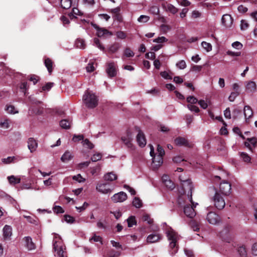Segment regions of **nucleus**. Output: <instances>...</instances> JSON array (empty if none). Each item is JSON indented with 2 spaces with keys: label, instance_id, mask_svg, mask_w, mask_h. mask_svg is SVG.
I'll return each instance as SVG.
<instances>
[{
  "label": "nucleus",
  "instance_id": "4",
  "mask_svg": "<svg viewBox=\"0 0 257 257\" xmlns=\"http://www.w3.org/2000/svg\"><path fill=\"white\" fill-rule=\"evenodd\" d=\"M179 179L182 182V187L183 188L184 193L187 192L188 196L190 197L191 201H192V191L193 189V185L191 180L189 179H185L182 176H179Z\"/></svg>",
  "mask_w": 257,
  "mask_h": 257
},
{
  "label": "nucleus",
  "instance_id": "15",
  "mask_svg": "<svg viewBox=\"0 0 257 257\" xmlns=\"http://www.w3.org/2000/svg\"><path fill=\"white\" fill-rule=\"evenodd\" d=\"M132 133L128 131L126 132V136L122 137L121 140L125 144V145L130 148L133 149L134 146L132 143Z\"/></svg>",
  "mask_w": 257,
  "mask_h": 257
},
{
  "label": "nucleus",
  "instance_id": "10",
  "mask_svg": "<svg viewBox=\"0 0 257 257\" xmlns=\"http://www.w3.org/2000/svg\"><path fill=\"white\" fill-rule=\"evenodd\" d=\"M174 142L175 144L178 146H184L188 148H192L193 146V144L191 143H189L186 139L181 137L176 138L174 140Z\"/></svg>",
  "mask_w": 257,
  "mask_h": 257
},
{
  "label": "nucleus",
  "instance_id": "1",
  "mask_svg": "<svg viewBox=\"0 0 257 257\" xmlns=\"http://www.w3.org/2000/svg\"><path fill=\"white\" fill-rule=\"evenodd\" d=\"M165 230L168 239L170 241V253L173 255L178 251V246L177 242L180 239V236L171 227H167Z\"/></svg>",
  "mask_w": 257,
  "mask_h": 257
},
{
  "label": "nucleus",
  "instance_id": "9",
  "mask_svg": "<svg viewBox=\"0 0 257 257\" xmlns=\"http://www.w3.org/2000/svg\"><path fill=\"white\" fill-rule=\"evenodd\" d=\"M127 198L126 194L122 191L114 194L111 197V200L114 203L122 202L126 200Z\"/></svg>",
  "mask_w": 257,
  "mask_h": 257
},
{
  "label": "nucleus",
  "instance_id": "32",
  "mask_svg": "<svg viewBox=\"0 0 257 257\" xmlns=\"http://www.w3.org/2000/svg\"><path fill=\"white\" fill-rule=\"evenodd\" d=\"M75 45L77 48L82 49H85L86 47L85 41L81 39H77Z\"/></svg>",
  "mask_w": 257,
  "mask_h": 257
},
{
  "label": "nucleus",
  "instance_id": "41",
  "mask_svg": "<svg viewBox=\"0 0 257 257\" xmlns=\"http://www.w3.org/2000/svg\"><path fill=\"white\" fill-rule=\"evenodd\" d=\"M202 47L207 51L209 52L212 50V45L211 44L206 42H202L201 43Z\"/></svg>",
  "mask_w": 257,
  "mask_h": 257
},
{
  "label": "nucleus",
  "instance_id": "56",
  "mask_svg": "<svg viewBox=\"0 0 257 257\" xmlns=\"http://www.w3.org/2000/svg\"><path fill=\"white\" fill-rule=\"evenodd\" d=\"M72 178L74 180H76L79 183L84 182L85 181V179H84L80 174L74 176Z\"/></svg>",
  "mask_w": 257,
  "mask_h": 257
},
{
  "label": "nucleus",
  "instance_id": "3",
  "mask_svg": "<svg viewBox=\"0 0 257 257\" xmlns=\"http://www.w3.org/2000/svg\"><path fill=\"white\" fill-rule=\"evenodd\" d=\"M82 99L84 103L88 108H94L98 105V99L97 96L88 90L85 92Z\"/></svg>",
  "mask_w": 257,
  "mask_h": 257
},
{
  "label": "nucleus",
  "instance_id": "33",
  "mask_svg": "<svg viewBox=\"0 0 257 257\" xmlns=\"http://www.w3.org/2000/svg\"><path fill=\"white\" fill-rule=\"evenodd\" d=\"M61 7L64 9H69L72 5L71 0H61Z\"/></svg>",
  "mask_w": 257,
  "mask_h": 257
},
{
  "label": "nucleus",
  "instance_id": "37",
  "mask_svg": "<svg viewBox=\"0 0 257 257\" xmlns=\"http://www.w3.org/2000/svg\"><path fill=\"white\" fill-rule=\"evenodd\" d=\"M121 254L120 251H116L114 249L110 250L107 253L108 257H119Z\"/></svg>",
  "mask_w": 257,
  "mask_h": 257
},
{
  "label": "nucleus",
  "instance_id": "23",
  "mask_svg": "<svg viewBox=\"0 0 257 257\" xmlns=\"http://www.w3.org/2000/svg\"><path fill=\"white\" fill-rule=\"evenodd\" d=\"M26 242V246L28 250H31L35 249L36 246L34 242L32 241L31 237L29 236H26L24 238Z\"/></svg>",
  "mask_w": 257,
  "mask_h": 257
},
{
  "label": "nucleus",
  "instance_id": "7",
  "mask_svg": "<svg viewBox=\"0 0 257 257\" xmlns=\"http://www.w3.org/2000/svg\"><path fill=\"white\" fill-rule=\"evenodd\" d=\"M190 201L192 203V205H186L184 208V212L185 215L190 217L193 218L196 215V212L194 210V207H196V205H197V203H196L195 205H194V202H193L192 200L191 201L190 197H189Z\"/></svg>",
  "mask_w": 257,
  "mask_h": 257
},
{
  "label": "nucleus",
  "instance_id": "39",
  "mask_svg": "<svg viewBox=\"0 0 257 257\" xmlns=\"http://www.w3.org/2000/svg\"><path fill=\"white\" fill-rule=\"evenodd\" d=\"M5 110L9 113L11 114H15L16 113H18V111L15 110V107L14 106L12 105H7L6 108H5Z\"/></svg>",
  "mask_w": 257,
  "mask_h": 257
},
{
  "label": "nucleus",
  "instance_id": "17",
  "mask_svg": "<svg viewBox=\"0 0 257 257\" xmlns=\"http://www.w3.org/2000/svg\"><path fill=\"white\" fill-rule=\"evenodd\" d=\"M92 26L96 30V34L98 37H102L105 35H112L111 33L109 32L108 30L105 28H100L96 24H93Z\"/></svg>",
  "mask_w": 257,
  "mask_h": 257
},
{
  "label": "nucleus",
  "instance_id": "12",
  "mask_svg": "<svg viewBox=\"0 0 257 257\" xmlns=\"http://www.w3.org/2000/svg\"><path fill=\"white\" fill-rule=\"evenodd\" d=\"M136 128L138 131V134L137 136V141L139 146L143 148L146 145L145 135L139 127H136Z\"/></svg>",
  "mask_w": 257,
  "mask_h": 257
},
{
  "label": "nucleus",
  "instance_id": "30",
  "mask_svg": "<svg viewBox=\"0 0 257 257\" xmlns=\"http://www.w3.org/2000/svg\"><path fill=\"white\" fill-rule=\"evenodd\" d=\"M60 125L62 128L68 130L71 127V122L67 119H64L60 121Z\"/></svg>",
  "mask_w": 257,
  "mask_h": 257
},
{
  "label": "nucleus",
  "instance_id": "64",
  "mask_svg": "<svg viewBox=\"0 0 257 257\" xmlns=\"http://www.w3.org/2000/svg\"><path fill=\"white\" fill-rule=\"evenodd\" d=\"M168 10L172 14H175L178 12V10L174 6L169 5L168 6Z\"/></svg>",
  "mask_w": 257,
  "mask_h": 257
},
{
  "label": "nucleus",
  "instance_id": "34",
  "mask_svg": "<svg viewBox=\"0 0 257 257\" xmlns=\"http://www.w3.org/2000/svg\"><path fill=\"white\" fill-rule=\"evenodd\" d=\"M150 163L149 165L150 168L155 171L158 170L159 168L162 166L163 162H150Z\"/></svg>",
  "mask_w": 257,
  "mask_h": 257
},
{
  "label": "nucleus",
  "instance_id": "18",
  "mask_svg": "<svg viewBox=\"0 0 257 257\" xmlns=\"http://www.w3.org/2000/svg\"><path fill=\"white\" fill-rule=\"evenodd\" d=\"M162 238V236L159 233L151 234L148 235L147 238V241L148 243H155L156 242Z\"/></svg>",
  "mask_w": 257,
  "mask_h": 257
},
{
  "label": "nucleus",
  "instance_id": "44",
  "mask_svg": "<svg viewBox=\"0 0 257 257\" xmlns=\"http://www.w3.org/2000/svg\"><path fill=\"white\" fill-rule=\"evenodd\" d=\"M94 43L97 47H98L101 50H102L103 51L105 52L104 47L103 45H102V44L100 43L99 40L98 38H95L94 39Z\"/></svg>",
  "mask_w": 257,
  "mask_h": 257
},
{
  "label": "nucleus",
  "instance_id": "26",
  "mask_svg": "<svg viewBox=\"0 0 257 257\" xmlns=\"http://www.w3.org/2000/svg\"><path fill=\"white\" fill-rule=\"evenodd\" d=\"M247 140L248 142H245L244 144L246 147L249 148V149L251 150L250 144L252 145L253 148L256 147L257 143V139L256 138L252 137L251 138H248Z\"/></svg>",
  "mask_w": 257,
  "mask_h": 257
},
{
  "label": "nucleus",
  "instance_id": "29",
  "mask_svg": "<svg viewBox=\"0 0 257 257\" xmlns=\"http://www.w3.org/2000/svg\"><path fill=\"white\" fill-rule=\"evenodd\" d=\"M12 123L11 120L9 118H5L0 122V127L4 129L9 128Z\"/></svg>",
  "mask_w": 257,
  "mask_h": 257
},
{
  "label": "nucleus",
  "instance_id": "8",
  "mask_svg": "<svg viewBox=\"0 0 257 257\" xmlns=\"http://www.w3.org/2000/svg\"><path fill=\"white\" fill-rule=\"evenodd\" d=\"M96 190L102 194H108L111 192L112 190L108 187V184L106 183L99 182L96 186Z\"/></svg>",
  "mask_w": 257,
  "mask_h": 257
},
{
  "label": "nucleus",
  "instance_id": "62",
  "mask_svg": "<svg viewBox=\"0 0 257 257\" xmlns=\"http://www.w3.org/2000/svg\"><path fill=\"white\" fill-rule=\"evenodd\" d=\"M146 58L151 60H154L156 58V54L153 52H151L146 54Z\"/></svg>",
  "mask_w": 257,
  "mask_h": 257
},
{
  "label": "nucleus",
  "instance_id": "24",
  "mask_svg": "<svg viewBox=\"0 0 257 257\" xmlns=\"http://www.w3.org/2000/svg\"><path fill=\"white\" fill-rule=\"evenodd\" d=\"M117 178V175L113 172L107 173L103 176L104 180L107 181H113L116 180Z\"/></svg>",
  "mask_w": 257,
  "mask_h": 257
},
{
  "label": "nucleus",
  "instance_id": "54",
  "mask_svg": "<svg viewBox=\"0 0 257 257\" xmlns=\"http://www.w3.org/2000/svg\"><path fill=\"white\" fill-rule=\"evenodd\" d=\"M102 158V155L100 153L94 154L91 158V161H100Z\"/></svg>",
  "mask_w": 257,
  "mask_h": 257
},
{
  "label": "nucleus",
  "instance_id": "2",
  "mask_svg": "<svg viewBox=\"0 0 257 257\" xmlns=\"http://www.w3.org/2000/svg\"><path fill=\"white\" fill-rule=\"evenodd\" d=\"M53 250L54 255L56 257H67L66 252L65 251V246L61 240L60 236L56 235L53 242Z\"/></svg>",
  "mask_w": 257,
  "mask_h": 257
},
{
  "label": "nucleus",
  "instance_id": "6",
  "mask_svg": "<svg viewBox=\"0 0 257 257\" xmlns=\"http://www.w3.org/2000/svg\"><path fill=\"white\" fill-rule=\"evenodd\" d=\"M231 189V184L226 181L223 180L220 182L219 191H218L223 196H227L230 194Z\"/></svg>",
  "mask_w": 257,
  "mask_h": 257
},
{
  "label": "nucleus",
  "instance_id": "38",
  "mask_svg": "<svg viewBox=\"0 0 257 257\" xmlns=\"http://www.w3.org/2000/svg\"><path fill=\"white\" fill-rule=\"evenodd\" d=\"M126 221L127 222L128 227H131L134 225H136L137 224V221L135 219V216H131L130 217H128Z\"/></svg>",
  "mask_w": 257,
  "mask_h": 257
},
{
  "label": "nucleus",
  "instance_id": "60",
  "mask_svg": "<svg viewBox=\"0 0 257 257\" xmlns=\"http://www.w3.org/2000/svg\"><path fill=\"white\" fill-rule=\"evenodd\" d=\"M86 69L87 72H92L94 71L95 68L93 66V63H89L88 64Z\"/></svg>",
  "mask_w": 257,
  "mask_h": 257
},
{
  "label": "nucleus",
  "instance_id": "25",
  "mask_svg": "<svg viewBox=\"0 0 257 257\" xmlns=\"http://www.w3.org/2000/svg\"><path fill=\"white\" fill-rule=\"evenodd\" d=\"M256 84L253 81H249L246 85V91L247 92H254L256 90Z\"/></svg>",
  "mask_w": 257,
  "mask_h": 257
},
{
  "label": "nucleus",
  "instance_id": "36",
  "mask_svg": "<svg viewBox=\"0 0 257 257\" xmlns=\"http://www.w3.org/2000/svg\"><path fill=\"white\" fill-rule=\"evenodd\" d=\"M157 152L158 156L162 160L163 159V157L165 155V152L164 149L160 145H158Z\"/></svg>",
  "mask_w": 257,
  "mask_h": 257
},
{
  "label": "nucleus",
  "instance_id": "27",
  "mask_svg": "<svg viewBox=\"0 0 257 257\" xmlns=\"http://www.w3.org/2000/svg\"><path fill=\"white\" fill-rule=\"evenodd\" d=\"M120 46L121 45L119 43L115 42L109 47L107 50L109 54L115 53L120 48Z\"/></svg>",
  "mask_w": 257,
  "mask_h": 257
},
{
  "label": "nucleus",
  "instance_id": "58",
  "mask_svg": "<svg viewBox=\"0 0 257 257\" xmlns=\"http://www.w3.org/2000/svg\"><path fill=\"white\" fill-rule=\"evenodd\" d=\"M83 145L86 146L88 148L91 149L93 148L94 145L91 143L88 139H86L83 141Z\"/></svg>",
  "mask_w": 257,
  "mask_h": 257
},
{
  "label": "nucleus",
  "instance_id": "19",
  "mask_svg": "<svg viewBox=\"0 0 257 257\" xmlns=\"http://www.w3.org/2000/svg\"><path fill=\"white\" fill-rule=\"evenodd\" d=\"M28 147L31 152L36 151L38 147V144L36 141L33 138H30L28 141Z\"/></svg>",
  "mask_w": 257,
  "mask_h": 257
},
{
  "label": "nucleus",
  "instance_id": "20",
  "mask_svg": "<svg viewBox=\"0 0 257 257\" xmlns=\"http://www.w3.org/2000/svg\"><path fill=\"white\" fill-rule=\"evenodd\" d=\"M12 234V228L11 226L6 225L3 228V236L5 239L10 238Z\"/></svg>",
  "mask_w": 257,
  "mask_h": 257
},
{
  "label": "nucleus",
  "instance_id": "48",
  "mask_svg": "<svg viewBox=\"0 0 257 257\" xmlns=\"http://www.w3.org/2000/svg\"><path fill=\"white\" fill-rule=\"evenodd\" d=\"M239 91H234L232 92L228 97V99L230 101H233L235 98L239 95Z\"/></svg>",
  "mask_w": 257,
  "mask_h": 257
},
{
  "label": "nucleus",
  "instance_id": "22",
  "mask_svg": "<svg viewBox=\"0 0 257 257\" xmlns=\"http://www.w3.org/2000/svg\"><path fill=\"white\" fill-rule=\"evenodd\" d=\"M44 64L48 71L49 74L51 75L53 70V62L50 58H47L45 59Z\"/></svg>",
  "mask_w": 257,
  "mask_h": 257
},
{
  "label": "nucleus",
  "instance_id": "61",
  "mask_svg": "<svg viewBox=\"0 0 257 257\" xmlns=\"http://www.w3.org/2000/svg\"><path fill=\"white\" fill-rule=\"evenodd\" d=\"M29 80L33 81L34 84H36L39 80V77L36 75H32L29 78Z\"/></svg>",
  "mask_w": 257,
  "mask_h": 257
},
{
  "label": "nucleus",
  "instance_id": "53",
  "mask_svg": "<svg viewBox=\"0 0 257 257\" xmlns=\"http://www.w3.org/2000/svg\"><path fill=\"white\" fill-rule=\"evenodd\" d=\"M150 19L149 16L145 15H141L138 19L139 22L146 23L148 22Z\"/></svg>",
  "mask_w": 257,
  "mask_h": 257
},
{
  "label": "nucleus",
  "instance_id": "31",
  "mask_svg": "<svg viewBox=\"0 0 257 257\" xmlns=\"http://www.w3.org/2000/svg\"><path fill=\"white\" fill-rule=\"evenodd\" d=\"M21 91L24 93L25 95H27V91L29 89L28 83L26 81L22 82L20 84L19 86Z\"/></svg>",
  "mask_w": 257,
  "mask_h": 257
},
{
  "label": "nucleus",
  "instance_id": "16",
  "mask_svg": "<svg viewBox=\"0 0 257 257\" xmlns=\"http://www.w3.org/2000/svg\"><path fill=\"white\" fill-rule=\"evenodd\" d=\"M233 19L230 15H223L221 19V23L226 28L230 27L233 23Z\"/></svg>",
  "mask_w": 257,
  "mask_h": 257
},
{
  "label": "nucleus",
  "instance_id": "57",
  "mask_svg": "<svg viewBox=\"0 0 257 257\" xmlns=\"http://www.w3.org/2000/svg\"><path fill=\"white\" fill-rule=\"evenodd\" d=\"M176 66L181 69L186 68V64L184 60H181L176 64Z\"/></svg>",
  "mask_w": 257,
  "mask_h": 257
},
{
  "label": "nucleus",
  "instance_id": "21",
  "mask_svg": "<svg viewBox=\"0 0 257 257\" xmlns=\"http://www.w3.org/2000/svg\"><path fill=\"white\" fill-rule=\"evenodd\" d=\"M244 115L245 118L246 122L248 123L247 119L251 118L253 115L252 110L249 105H245L244 107Z\"/></svg>",
  "mask_w": 257,
  "mask_h": 257
},
{
  "label": "nucleus",
  "instance_id": "13",
  "mask_svg": "<svg viewBox=\"0 0 257 257\" xmlns=\"http://www.w3.org/2000/svg\"><path fill=\"white\" fill-rule=\"evenodd\" d=\"M208 222L212 224H216L220 221L219 216L213 212H210L207 214L206 218Z\"/></svg>",
  "mask_w": 257,
  "mask_h": 257
},
{
  "label": "nucleus",
  "instance_id": "45",
  "mask_svg": "<svg viewBox=\"0 0 257 257\" xmlns=\"http://www.w3.org/2000/svg\"><path fill=\"white\" fill-rule=\"evenodd\" d=\"M142 219L144 221H147L148 222V223L150 225L153 224V219H152L150 217V215L147 214H145L143 216Z\"/></svg>",
  "mask_w": 257,
  "mask_h": 257
},
{
  "label": "nucleus",
  "instance_id": "35",
  "mask_svg": "<svg viewBox=\"0 0 257 257\" xmlns=\"http://www.w3.org/2000/svg\"><path fill=\"white\" fill-rule=\"evenodd\" d=\"M9 183L12 185L18 184L20 182L21 179L19 178H17L15 176L12 175L8 177Z\"/></svg>",
  "mask_w": 257,
  "mask_h": 257
},
{
  "label": "nucleus",
  "instance_id": "40",
  "mask_svg": "<svg viewBox=\"0 0 257 257\" xmlns=\"http://www.w3.org/2000/svg\"><path fill=\"white\" fill-rule=\"evenodd\" d=\"M133 204L136 208H140L142 206V201L138 197H135L134 199Z\"/></svg>",
  "mask_w": 257,
  "mask_h": 257
},
{
  "label": "nucleus",
  "instance_id": "63",
  "mask_svg": "<svg viewBox=\"0 0 257 257\" xmlns=\"http://www.w3.org/2000/svg\"><path fill=\"white\" fill-rule=\"evenodd\" d=\"M198 103L203 109H206L208 107L207 102L204 100H200L198 101Z\"/></svg>",
  "mask_w": 257,
  "mask_h": 257
},
{
  "label": "nucleus",
  "instance_id": "5",
  "mask_svg": "<svg viewBox=\"0 0 257 257\" xmlns=\"http://www.w3.org/2000/svg\"><path fill=\"white\" fill-rule=\"evenodd\" d=\"M213 189L215 192L213 198L214 204L217 209H222L225 205V200L223 197V195L221 194L218 190L215 188Z\"/></svg>",
  "mask_w": 257,
  "mask_h": 257
},
{
  "label": "nucleus",
  "instance_id": "50",
  "mask_svg": "<svg viewBox=\"0 0 257 257\" xmlns=\"http://www.w3.org/2000/svg\"><path fill=\"white\" fill-rule=\"evenodd\" d=\"M168 39L166 38L165 37H159L158 38L155 39L153 40V42L158 43H162L165 42H167Z\"/></svg>",
  "mask_w": 257,
  "mask_h": 257
},
{
  "label": "nucleus",
  "instance_id": "28",
  "mask_svg": "<svg viewBox=\"0 0 257 257\" xmlns=\"http://www.w3.org/2000/svg\"><path fill=\"white\" fill-rule=\"evenodd\" d=\"M73 154L69 151H66L61 158V161H69L73 159Z\"/></svg>",
  "mask_w": 257,
  "mask_h": 257
},
{
  "label": "nucleus",
  "instance_id": "55",
  "mask_svg": "<svg viewBox=\"0 0 257 257\" xmlns=\"http://www.w3.org/2000/svg\"><path fill=\"white\" fill-rule=\"evenodd\" d=\"M249 26L248 24L245 20H242L240 24V29L241 30H245L248 28Z\"/></svg>",
  "mask_w": 257,
  "mask_h": 257
},
{
  "label": "nucleus",
  "instance_id": "47",
  "mask_svg": "<svg viewBox=\"0 0 257 257\" xmlns=\"http://www.w3.org/2000/svg\"><path fill=\"white\" fill-rule=\"evenodd\" d=\"M164 184L167 188L170 190H173L175 188V184L171 180L166 181Z\"/></svg>",
  "mask_w": 257,
  "mask_h": 257
},
{
  "label": "nucleus",
  "instance_id": "11",
  "mask_svg": "<svg viewBox=\"0 0 257 257\" xmlns=\"http://www.w3.org/2000/svg\"><path fill=\"white\" fill-rule=\"evenodd\" d=\"M106 72L110 78L113 77L116 75L117 71L115 63L113 62H109L107 64Z\"/></svg>",
  "mask_w": 257,
  "mask_h": 257
},
{
  "label": "nucleus",
  "instance_id": "52",
  "mask_svg": "<svg viewBox=\"0 0 257 257\" xmlns=\"http://www.w3.org/2000/svg\"><path fill=\"white\" fill-rule=\"evenodd\" d=\"M117 38L120 39H124L126 37V35L125 32L123 31H118L116 33Z\"/></svg>",
  "mask_w": 257,
  "mask_h": 257
},
{
  "label": "nucleus",
  "instance_id": "49",
  "mask_svg": "<svg viewBox=\"0 0 257 257\" xmlns=\"http://www.w3.org/2000/svg\"><path fill=\"white\" fill-rule=\"evenodd\" d=\"M187 101L191 104H196L198 102V99L193 96H189L187 97Z\"/></svg>",
  "mask_w": 257,
  "mask_h": 257
},
{
  "label": "nucleus",
  "instance_id": "14",
  "mask_svg": "<svg viewBox=\"0 0 257 257\" xmlns=\"http://www.w3.org/2000/svg\"><path fill=\"white\" fill-rule=\"evenodd\" d=\"M120 8L118 7L114 9H111L109 12L112 14V18L114 21H117L118 22L122 21V17L120 13Z\"/></svg>",
  "mask_w": 257,
  "mask_h": 257
},
{
  "label": "nucleus",
  "instance_id": "42",
  "mask_svg": "<svg viewBox=\"0 0 257 257\" xmlns=\"http://www.w3.org/2000/svg\"><path fill=\"white\" fill-rule=\"evenodd\" d=\"M135 53L128 47L126 48L124 51V55L126 57H133Z\"/></svg>",
  "mask_w": 257,
  "mask_h": 257
},
{
  "label": "nucleus",
  "instance_id": "43",
  "mask_svg": "<svg viewBox=\"0 0 257 257\" xmlns=\"http://www.w3.org/2000/svg\"><path fill=\"white\" fill-rule=\"evenodd\" d=\"M54 86V83L53 82H48L45 85L42 86V91H49L51 88Z\"/></svg>",
  "mask_w": 257,
  "mask_h": 257
},
{
  "label": "nucleus",
  "instance_id": "51",
  "mask_svg": "<svg viewBox=\"0 0 257 257\" xmlns=\"http://www.w3.org/2000/svg\"><path fill=\"white\" fill-rule=\"evenodd\" d=\"M187 107L189 110L192 111H195L196 113H198L200 111L199 108L196 105L192 104H188Z\"/></svg>",
  "mask_w": 257,
  "mask_h": 257
},
{
  "label": "nucleus",
  "instance_id": "46",
  "mask_svg": "<svg viewBox=\"0 0 257 257\" xmlns=\"http://www.w3.org/2000/svg\"><path fill=\"white\" fill-rule=\"evenodd\" d=\"M238 252L240 257H246V251L244 247L241 246L238 249Z\"/></svg>",
  "mask_w": 257,
  "mask_h": 257
},
{
  "label": "nucleus",
  "instance_id": "59",
  "mask_svg": "<svg viewBox=\"0 0 257 257\" xmlns=\"http://www.w3.org/2000/svg\"><path fill=\"white\" fill-rule=\"evenodd\" d=\"M64 218L65 221L69 223H72L75 221V219L73 217L68 215H65L64 216Z\"/></svg>",
  "mask_w": 257,
  "mask_h": 257
}]
</instances>
